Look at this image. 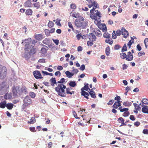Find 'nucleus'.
<instances>
[{"instance_id":"obj_1","label":"nucleus","mask_w":148,"mask_h":148,"mask_svg":"<svg viewBox=\"0 0 148 148\" xmlns=\"http://www.w3.org/2000/svg\"><path fill=\"white\" fill-rule=\"evenodd\" d=\"M90 12V16L92 19L95 20V23L96 25L99 24L101 21L100 18L101 17L100 12L98 10H95L94 8L91 10Z\"/></svg>"},{"instance_id":"obj_2","label":"nucleus","mask_w":148,"mask_h":148,"mask_svg":"<svg viewBox=\"0 0 148 148\" xmlns=\"http://www.w3.org/2000/svg\"><path fill=\"white\" fill-rule=\"evenodd\" d=\"M66 88V86L62 84H59L55 88V90L58 94L62 97H65L66 95L64 89Z\"/></svg>"},{"instance_id":"obj_3","label":"nucleus","mask_w":148,"mask_h":148,"mask_svg":"<svg viewBox=\"0 0 148 148\" xmlns=\"http://www.w3.org/2000/svg\"><path fill=\"white\" fill-rule=\"evenodd\" d=\"M12 91L13 95L15 97L20 96L22 93V89L19 86H13L12 87Z\"/></svg>"},{"instance_id":"obj_4","label":"nucleus","mask_w":148,"mask_h":148,"mask_svg":"<svg viewBox=\"0 0 148 148\" xmlns=\"http://www.w3.org/2000/svg\"><path fill=\"white\" fill-rule=\"evenodd\" d=\"M7 69L5 66H3L0 65V78L1 79L4 78L6 76Z\"/></svg>"},{"instance_id":"obj_5","label":"nucleus","mask_w":148,"mask_h":148,"mask_svg":"<svg viewBox=\"0 0 148 148\" xmlns=\"http://www.w3.org/2000/svg\"><path fill=\"white\" fill-rule=\"evenodd\" d=\"M23 105L27 106L30 104L32 103V100L30 97L28 96H26L24 98L23 100Z\"/></svg>"},{"instance_id":"obj_6","label":"nucleus","mask_w":148,"mask_h":148,"mask_svg":"<svg viewBox=\"0 0 148 148\" xmlns=\"http://www.w3.org/2000/svg\"><path fill=\"white\" fill-rule=\"evenodd\" d=\"M33 75L34 77L37 79H42L43 77L41 75L38 71H35L33 72Z\"/></svg>"},{"instance_id":"obj_7","label":"nucleus","mask_w":148,"mask_h":148,"mask_svg":"<svg viewBox=\"0 0 148 148\" xmlns=\"http://www.w3.org/2000/svg\"><path fill=\"white\" fill-rule=\"evenodd\" d=\"M27 50L25 49V52L23 56V57L27 60L29 59L32 56V53H30Z\"/></svg>"},{"instance_id":"obj_8","label":"nucleus","mask_w":148,"mask_h":148,"mask_svg":"<svg viewBox=\"0 0 148 148\" xmlns=\"http://www.w3.org/2000/svg\"><path fill=\"white\" fill-rule=\"evenodd\" d=\"M133 56L131 52L129 51L127 53L126 60L128 61H132L133 60Z\"/></svg>"},{"instance_id":"obj_9","label":"nucleus","mask_w":148,"mask_h":148,"mask_svg":"<svg viewBox=\"0 0 148 148\" xmlns=\"http://www.w3.org/2000/svg\"><path fill=\"white\" fill-rule=\"evenodd\" d=\"M29 41H30V43H31V44L33 45L35 43H36L37 41L36 40H31V39L30 38H28L27 39L24 40H23L22 43H28Z\"/></svg>"},{"instance_id":"obj_10","label":"nucleus","mask_w":148,"mask_h":148,"mask_svg":"<svg viewBox=\"0 0 148 148\" xmlns=\"http://www.w3.org/2000/svg\"><path fill=\"white\" fill-rule=\"evenodd\" d=\"M89 38L90 40L94 41L96 40V37L94 34L92 33H90L89 35Z\"/></svg>"},{"instance_id":"obj_11","label":"nucleus","mask_w":148,"mask_h":148,"mask_svg":"<svg viewBox=\"0 0 148 148\" xmlns=\"http://www.w3.org/2000/svg\"><path fill=\"white\" fill-rule=\"evenodd\" d=\"M122 34L124 36V37L125 38H127L128 35V32L126 31L125 28H123L122 29Z\"/></svg>"},{"instance_id":"obj_12","label":"nucleus","mask_w":148,"mask_h":148,"mask_svg":"<svg viewBox=\"0 0 148 148\" xmlns=\"http://www.w3.org/2000/svg\"><path fill=\"white\" fill-rule=\"evenodd\" d=\"M74 10H72V11L70 13V16L75 18H77L78 17L79 15V14L78 13H74Z\"/></svg>"},{"instance_id":"obj_13","label":"nucleus","mask_w":148,"mask_h":148,"mask_svg":"<svg viewBox=\"0 0 148 148\" xmlns=\"http://www.w3.org/2000/svg\"><path fill=\"white\" fill-rule=\"evenodd\" d=\"M32 4L30 0H28L24 3V6L26 7H31Z\"/></svg>"},{"instance_id":"obj_14","label":"nucleus","mask_w":148,"mask_h":148,"mask_svg":"<svg viewBox=\"0 0 148 148\" xmlns=\"http://www.w3.org/2000/svg\"><path fill=\"white\" fill-rule=\"evenodd\" d=\"M75 25L78 27H81L82 25V21L79 20H76L75 21Z\"/></svg>"},{"instance_id":"obj_15","label":"nucleus","mask_w":148,"mask_h":148,"mask_svg":"<svg viewBox=\"0 0 148 148\" xmlns=\"http://www.w3.org/2000/svg\"><path fill=\"white\" fill-rule=\"evenodd\" d=\"M26 44L25 46V50H29L30 48H32L33 46H34L31 43H29Z\"/></svg>"},{"instance_id":"obj_16","label":"nucleus","mask_w":148,"mask_h":148,"mask_svg":"<svg viewBox=\"0 0 148 148\" xmlns=\"http://www.w3.org/2000/svg\"><path fill=\"white\" fill-rule=\"evenodd\" d=\"M65 73L66 75V77L69 78H71L74 75V73H71L68 71H66Z\"/></svg>"},{"instance_id":"obj_17","label":"nucleus","mask_w":148,"mask_h":148,"mask_svg":"<svg viewBox=\"0 0 148 148\" xmlns=\"http://www.w3.org/2000/svg\"><path fill=\"white\" fill-rule=\"evenodd\" d=\"M142 112L146 114H148V107L147 106H144L142 109Z\"/></svg>"},{"instance_id":"obj_18","label":"nucleus","mask_w":148,"mask_h":148,"mask_svg":"<svg viewBox=\"0 0 148 148\" xmlns=\"http://www.w3.org/2000/svg\"><path fill=\"white\" fill-rule=\"evenodd\" d=\"M33 11L32 9H28L26 10L25 13L27 15H32Z\"/></svg>"},{"instance_id":"obj_19","label":"nucleus","mask_w":148,"mask_h":148,"mask_svg":"<svg viewBox=\"0 0 148 148\" xmlns=\"http://www.w3.org/2000/svg\"><path fill=\"white\" fill-rule=\"evenodd\" d=\"M6 84V83L5 82H3L1 83L0 84V89H2L5 87L7 88L8 87V86H7Z\"/></svg>"},{"instance_id":"obj_20","label":"nucleus","mask_w":148,"mask_h":148,"mask_svg":"<svg viewBox=\"0 0 148 148\" xmlns=\"http://www.w3.org/2000/svg\"><path fill=\"white\" fill-rule=\"evenodd\" d=\"M6 101L1 102L0 103V108H4L6 106Z\"/></svg>"},{"instance_id":"obj_21","label":"nucleus","mask_w":148,"mask_h":148,"mask_svg":"<svg viewBox=\"0 0 148 148\" xmlns=\"http://www.w3.org/2000/svg\"><path fill=\"white\" fill-rule=\"evenodd\" d=\"M69 85L72 87H74L76 85L75 82L74 81H71L69 83Z\"/></svg>"},{"instance_id":"obj_22","label":"nucleus","mask_w":148,"mask_h":148,"mask_svg":"<svg viewBox=\"0 0 148 148\" xmlns=\"http://www.w3.org/2000/svg\"><path fill=\"white\" fill-rule=\"evenodd\" d=\"M35 38L37 40H40L42 39L43 36L41 34H37L35 35Z\"/></svg>"},{"instance_id":"obj_23","label":"nucleus","mask_w":148,"mask_h":148,"mask_svg":"<svg viewBox=\"0 0 148 148\" xmlns=\"http://www.w3.org/2000/svg\"><path fill=\"white\" fill-rule=\"evenodd\" d=\"M14 106V104L12 103H8L6 105V107L8 109L11 110L12 109Z\"/></svg>"},{"instance_id":"obj_24","label":"nucleus","mask_w":148,"mask_h":148,"mask_svg":"<svg viewBox=\"0 0 148 148\" xmlns=\"http://www.w3.org/2000/svg\"><path fill=\"white\" fill-rule=\"evenodd\" d=\"M120 57L123 59H126L127 55L124 53L122 52L120 54Z\"/></svg>"},{"instance_id":"obj_25","label":"nucleus","mask_w":148,"mask_h":148,"mask_svg":"<svg viewBox=\"0 0 148 148\" xmlns=\"http://www.w3.org/2000/svg\"><path fill=\"white\" fill-rule=\"evenodd\" d=\"M88 84H86L84 86L83 88H81V90L82 91V90H85L86 91H88V90L89 89L88 87Z\"/></svg>"},{"instance_id":"obj_26","label":"nucleus","mask_w":148,"mask_h":148,"mask_svg":"<svg viewBox=\"0 0 148 148\" xmlns=\"http://www.w3.org/2000/svg\"><path fill=\"white\" fill-rule=\"evenodd\" d=\"M95 34L98 36L100 37L101 36V32L98 29H96L95 31Z\"/></svg>"},{"instance_id":"obj_27","label":"nucleus","mask_w":148,"mask_h":148,"mask_svg":"<svg viewBox=\"0 0 148 148\" xmlns=\"http://www.w3.org/2000/svg\"><path fill=\"white\" fill-rule=\"evenodd\" d=\"M29 50L28 51L30 52V53H32V55H33V54L35 53V48L34 47V46H33L32 48H30L29 50Z\"/></svg>"},{"instance_id":"obj_28","label":"nucleus","mask_w":148,"mask_h":148,"mask_svg":"<svg viewBox=\"0 0 148 148\" xmlns=\"http://www.w3.org/2000/svg\"><path fill=\"white\" fill-rule=\"evenodd\" d=\"M110 49L109 46L107 47L106 49V54L107 56H109L110 54Z\"/></svg>"},{"instance_id":"obj_29","label":"nucleus","mask_w":148,"mask_h":148,"mask_svg":"<svg viewBox=\"0 0 148 148\" xmlns=\"http://www.w3.org/2000/svg\"><path fill=\"white\" fill-rule=\"evenodd\" d=\"M101 29H102L103 32H106L107 31V27L105 24H103L101 25Z\"/></svg>"},{"instance_id":"obj_30","label":"nucleus","mask_w":148,"mask_h":148,"mask_svg":"<svg viewBox=\"0 0 148 148\" xmlns=\"http://www.w3.org/2000/svg\"><path fill=\"white\" fill-rule=\"evenodd\" d=\"M123 104L125 106L130 107L132 104V103L130 102H128L127 101L124 102Z\"/></svg>"},{"instance_id":"obj_31","label":"nucleus","mask_w":148,"mask_h":148,"mask_svg":"<svg viewBox=\"0 0 148 148\" xmlns=\"http://www.w3.org/2000/svg\"><path fill=\"white\" fill-rule=\"evenodd\" d=\"M88 92L89 93V94L90 95L91 97L93 98H95L96 97V96L95 95V94L94 91H93L92 92H89V91H88Z\"/></svg>"},{"instance_id":"obj_32","label":"nucleus","mask_w":148,"mask_h":148,"mask_svg":"<svg viewBox=\"0 0 148 148\" xmlns=\"http://www.w3.org/2000/svg\"><path fill=\"white\" fill-rule=\"evenodd\" d=\"M103 36L105 38H109L110 37V35L108 33L105 32L103 34Z\"/></svg>"},{"instance_id":"obj_33","label":"nucleus","mask_w":148,"mask_h":148,"mask_svg":"<svg viewBox=\"0 0 148 148\" xmlns=\"http://www.w3.org/2000/svg\"><path fill=\"white\" fill-rule=\"evenodd\" d=\"M81 95L83 96H88L89 94V93H88L87 92H86L83 90H82L81 92Z\"/></svg>"},{"instance_id":"obj_34","label":"nucleus","mask_w":148,"mask_h":148,"mask_svg":"<svg viewBox=\"0 0 148 148\" xmlns=\"http://www.w3.org/2000/svg\"><path fill=\"white\" fill-rule=\"evenodd\" d=\"M127 47L126 45V44H125L123 46V47L121 49V52H123L124 51H127Z\"/></svg>"},{"instance_id":"obj_35","label":"nucleus","mask_w":148,"mask_h":148,"mask_svg":"<svg viewBox=\"0 0 148 148\" xmlns=\"http://www.w3.org/2000/svg\"><path fill=\"white\" fill-rule=\"evenodd\" d=\"M105 42L107 43H108L110 45H112L113 43V40H110V39H106L105 40Z\"/></svg>"},{"instance_id":"obj_36","label":"nucleus","mask_w":148,"mask_h":148,"mask_svg":"<svg viewBox=\"0 0 148 148\" xmlns=\"http://www.w3.org/2000/svg\"><path fill=\"white\" fill-rule=\"evenodd\" d=\"M50 81L52 84H56V82L55 78L52 77L50 79Z\"/></svg>"},{"instance_id":"obj_37","label":"nucleus","mask_w":148,"mask_h":148,"mask_svg":"<svg viewBox=\"0 0 148 148\" xmlns=\"http://www.w3.org/2000/svg\"><path fill=\"white\" fill-rule=\"evenodd\" d=\"M142 103L145 104H148V99H143L141 101Z\"/></svg>"},{"instance_id":"obj_38","label":"nucleus","mask_w":148,"mask_h":148,"mask_svg":"<svg viewBox=\"0 0 148 148\" xmlns=\"http://www.w3.org/2000/svg\"><path fill=\"white\" fill-rule=\"evenodd\" d=\"M33 4L34 5V7L37 8V9H38L40 7V3L39 2H37L35 3H33Z\"/></svg>"},{"instance_id":"obj_39","label":"nucleus","mask_w":148,"mask_h":148,"mask_svg":"<svg viewBox=\"0 0 148 148\" xmlns=\"http://www.w3.org/2000/svg\"><path fill=\"white\" fill-rule=\"evenodd\" d=\"M71 8L72 9H75L76 8V5L73 3H72L70 5Z\"/></svg>"},{"instance_id":"obj_40","label":"nucleus","mask_w":148,"mask_h":148,"mask_svg":"<svg viewBox=\"0 0 148 148\" xmlns=\"http://www.w3.org/2000/svg\"><path fill=\"white\" fill-rule=\"evenodd\" d=\"M54 25L53 23L51 21H49L48 23V26L50 27H52Z\"/></svg>"},{"instance_id":"obj_41","label":"nucleus","mask_w":148,"mask_h":148,"mask_svg":"<svg viewBox=\"0 0 148 148\" xmlns=\"http://www.w3.org/2000/svg\"><path fill=\"white\" fill-rule=\"evenodd\" d=\"M41 51L43 54H45L47 52V50L45 48H42L41 50Z\"/></svg>"},{"instance_id":"obj_42","label":"nucleus","mask_w":148,"mask_h":148,"mask_svg":"<svg viewBox=\"0 0 148 148\" xmlns=\"http://www.w3.org/2000/svg\"><path fill=\"white\" fill-rule=\"evenodd\" d=\"M36 121V119L34 117H32L30 120L29 123L31 124H33Z\"/></svg>"},{"instance_id":"obj_43","label":"nucleus","mask_w":148,"mask_h":148,"mask_svg":"<svg viewBox=\"0 0 148 148\" xmlns=\"http://www.w3.org/2000/svg\"><path fill=\"white\" fill-rule=\"evenodd\" d=\"M43 42L44 44L47 45L49 43V41L48 39H45L43 40Z\"/></svg>"},{"instance_id":"obj_44","label":"nucleus","mask_w":148,"mask_h":148,"mask_svg":"<svg viewBox=\"0 0 148 148\" xmlns=\"http://www.w3.org/2000/svg\"><path fill=\"white\" fill-rule=\"evenodd\" d=\"M22 92H23L25 94H26L27 93V88H26L25 87H23L22 88Z\"/></svg>"},{"instance_id":"obj_45","label":"nucleus","mask_w":148,"mask_h":148,"mask_svg":"<svg viewBox=\"0 0 148 148\" xmlns=\"http://www.w3.org/2000/svg\"><path fill=\"white\" fill-rule=\"evenodd\" d=\"M82 27L83 28H84L87 24V23L86 22H82Z\"/></svg>"},{"instance_id":"obj_46","label":"nucleus","mask_w":148,"mask_h":148,"mask_svg":"<svg viewBox=\"0 0 148 148\" xmlns=\"http://www.w3.org/2000/svg\"><path fill=\"white\" fill-rule=\"evenodd\" d=\"M82 35L81 33L77 34L76 36V37L77 39L78 40H79V39L82 37Z\"/></svg>"},{"instance_id":"obj_47","label":"nucleus","mask_w":148,"mask_h":148,"mask_svg":"<svg viewBox=\"0 0 148 148\" xmlns=\"http://www.w3.org/2000/svg\"><path fill=\"white\" fill-rule=\"evenodd\" d=\"M130 114V113L129 112L126 111L124 112L123 114V116L124 117L128 116Z\"/></svg>"},{"instance_id":"obj_48","label":"nucleus","mask_w":148,"mask_h":148,"mask_svg":"<svg viewBox=\"0 0 148 148\" xmlns=\"http://www.w3.org/2000/svg\"><path fill=\"white\" fill-rule=\"evenodd\" d=\"M53 41L55 43L56 45H58L59 43V40L57 39H52Z\"/></svg>"},{"instance_id":"obj_49","label":"nucleus","mask_w":148,"mask_h":148,"mask_svg":"<svg viewBox=\"0 0 148 148\" xmlns=\"http://www.w3.org/2000/svg\"><path fill=\"white\" fill-rule=\"evenodd\" d=\"M88 2L89 4L88 5V6L90 8L93 6V1L92 0H90V1H89Z\"/></svg>"},{"instance_id":"obj_50","label":"nucleus","mask_w":148,"mask_h":148,"mask_svg":"<svg viewBox=\"0 0 148 148\" xmlns=\"http://www.w3.org/2000/svg\"><path fill=\"white\" fill-rule=\"evenodd\" d=\"M56 24L57 25L61 26V25L60 23V20L57 19L56 22Z\"/></svg>"},{"instance_id":"obj_51","label":"nucleus","mask_w":148,"mask_h":148,"mask_svg":"<svg viewBox=\"0 0 148 148\" xmlns=\"http://www.w3.org/2000/svg\"><path fill=\"white\" fill-rule=\"evenodd\" d=\"M121 32L120 30H117L116 32V34L117 36H120L121 35Z\"/></svg>"},{"instance_id":"obj_52","label":"nucleus","mask_w":148,"mask_h":148,"mask_svg":"<svg viewBox=\"0 0 148 148\" xmlns=\"http://www.w3.org/2000/svg\"><path fill=\"white\" fill-rule=\"evenodd\" d=\"M45 32L46 33V34L47 36H49V35L50 32L49 30L48 29H46L45 30Z\"/></svg>"},{"instance_id":"obj_53","label":"nucleus","mask_w":148,"mask_h":148,"mask_svg":"<svg viewBox=\"0 0 148 148\" xmlns=\"http://www.w3.org/2000/svg\"><path fill=\"white\" fill-rule=\"evenodd\" d=\"M85 69V66L84 64L81 65L79 69L81 71H84Z\"/></svg>"},{"instance_id":"obj_54","label":"nucleus","mask_w":148,"mask_h":148,"mask_svg":"<svg viewBox=\"0 0 148 148\" xmlns=\"http://www.w3.org/2000/svg\"><path fill=\"white\" fill-rule=\"evenodd\" d=\"M70 89L69 88H66V93L72 95V92L70 91Z\"/></svg>"},{"instance_id":"obj_55","label":"nucleus","mask_w":148,"mask_h":148,"mask_svg":"<svg viewBox=\"0 0 148 148\" xmlns=\"http://www.w3.org/2000/svg\"><path fill=\"white\" fill-rule=\"evenodd\" d=\"M30 96L32 98H34L35 97V94L34 92H31L30 94Z\"/></svg>"},{"instance_id":"obj_56","label":"nucleus","mask_w":148,"mask_h":148,"mask_svg":"<svg viewBox=\"0 0 148 148\" xmlns=\"http://www.w3.org/2000/svg\"><path fill=\"white\" fill-rule=\"evenodd\" d=\"M121 47H120L119 45H116L114 46V49L115 50H118Z\"/></svg>"},{"instance_id":"obj_57","label":"nucleus","mask_w":148,"mask_h":148,"mask_svg":"<svg viewBox=\"0 0 148 148\" xmlns=\"http://www.w3.org/2000/svg\"><path fill=\"white\" fill-rule=\"evenodd\" d=\"M130 119L132 121H134L135 120V118L133 115H131L130 116Z\"/></svg>"},{"instance_id":"obj_58","label":"nucleus","mask_w":148,"mask_h":148,"mask_svg":"<svg viewBox=\"0 0 148 148\" xmlns=\"http://www.w3.org/2000/svg\"><path fill=\"white\" fill-rule=\"evenodd\" d=\"M114 101V100H110L108 103L107 104L108 105H111L112 104Z\"/></svg>"},{"instance_id":"obj_59","label":"nucleus","mask_w":148,"mask_h":148,"mask_svg":"<svg viewBox=\"0 0 148 148\" xmlns=\"http://www.w3.org/2000/svg\"><path fill=\"white\" fill-rule=\"evenodd\" d=\"M145 54V53L143 51L140 52L138 54V55L139 56H141L144 55Z\"/></svg>"},{"instance_id":"obj_60","label":"nucleus","mask_w":148,"mask_h":148,"mask_svg":"<svg viewBox=\"0 0 148 148\" xmlns=\"http://www.w3.org/2000/svg\"><path fill=\"white\" fill-rule=\"evenodd\" d=\"M116 34L115 31H114L112 33V38L114 39H116Z\"/></svg>"},{"instance_id":"obj_61","label":"nucleus","mask_w":148,"mask_h":148,"mask_svg":"<svg viewBox=\"0 0 148 148\" xmlns=\"http://www.w3.org/2000/svg\"><path fill=\"white\" fill-rule=\"evenodd\" d=\"M128 109L127 108H123L120 110V112H126L128 110Z\"/></svg>"},{"instance_id":"obj_62","label":"nucleus","mask_w":148,"mask_h":148,"mask_svg":"<svg viewBox=\"0 0 148 148\" xmlns=\"http://www.w3.org/2000/svg\"><path fill=\"white\" fill-rule=\"evenodd\" d=\"M68 25H69V27L70 28H71L73 29V27L72 24L71 23V22H68Z\"/></svg>"},{"instance_id":"obj_63","label":"nucleus","mask_w":148,"mask_h":148,"mask_svg":"<svg viewBox=\"0 0 148 148\" xmlns=\"http://www.w3.org/2000/svg\"><path fill=\"white\" fill-rule=\"evenodd\" d=\"M87 45L88 46H91L93 45V43L92 41H88L87 43Z\"/></svg>"},{"instance_id":"obj_64","label":"nucleus","mask_w":148,"mask_h":148,"mask_svg":"<svg viewBox=\"0 0 148 148\" xmlns=\"http://www.w3.org/2000/svg\"><path fill=\"white\" fill-rule=\"evenodd\" d=\"M136 48L138 51H140L141 50V47L139 44H138L137 45Z\"/></svg>"}]
</instances>
